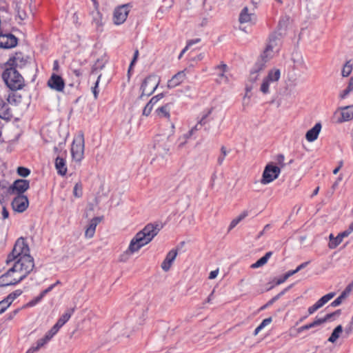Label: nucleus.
Instances as JSON below:
<instances>
[{
    "label": "nucleus",
    "instance_id": "nucleus-35",
    "mask_svg": "<svg viewBox=\"0 0 353 353\" xmlns=\"http://www.w3.org/2000/svg\"><path fill=\"white\" fill-rule=\"evenodd\" d=\"M83 185L81 182H78L75 184L73 189V194L75 197L79 198L82 196L83 192Z\"/></svg>",
    "mask_w": 353,
    "mask_h": 353
},
{
    "label": "nucleus",
    "instance_id": "nucleus-44",
    "mask_svg": "<svg viewBox=\"0 0 353 353\" xmlns=\"http://www.w3.org/2000/svg\"><path fill=\"white\" fill-rule=\"evenodd\" d=\"M100 78H101V75H99L98 77L97 80L95 82L94 87L92 88V93L94 94V97L95 99H97L98 98V94H99V89H98V86H99Z\"/></svg>",
    "mask_w": 353,
    "mask_h": 353
},
{
    "label": "nucleus",
    "instance_id": "nucleus-61",
    "mask_svg": "<svg viewBox=\"0 0 353 353\" xmlns=\"http://www.w3.org/2000/svg\"><path fill=\"white\" fill-rule=\"evenodd\" d=\"M218 273H219V270L218 269L216 270L211 271L210 274H209L208 279H215L217 276Z\"/></svg>",
    "mask_w": 353,
    "mask_h": 353
},
{
    "label": "nucleus",
    "instance_id": "nucleus-43",
    "mask_svg": "<svg viewBox=\"0 0 353 353\" xmlns=\"http://www.w3.org/2000/svg\"><path fill=\"white\" fill-rule=\"evenodd\" d=\"M10 276L8 270L0 276V286L5 287L9 285V281H6V279Z\"/></svg>",
    "mask_w": 353,
    "mask_h": 353
},
{
    "label": "nucleus",
    "instance_id": "nucleus-46",
    "mask_svg": "<svg viewBox=\"0 0 353 353\" xmlns=\"http://www.w3.org/2000/svg\"><path fill=\"white\" fill-rule=\"evenodd\" d=\"M154 105L148 102L143 110V115L148 117L151 113Z\"/></svg>",
    "mask_w": 353,
    "mask_h": 353
},
{
    "label": "nucleus",
    "instance_id": "nucleus-28",
    "mask_svg": "<svg viewBox=\"0 0 353 353\" xmlns=\"http://www.w3.org/2000/svg\"><path fill=\"white\" fill-rule=\"evenodd\" d=\"M239 21L241 23H247L251 21V14L248 13V8H244L239 14Z\"/></svg>",
    "mask_w": 353,
    "mask_h": 353
},
{
    "label": "nucleus",
    "instance_id": "nucleus-5",
    "mask_svg": "<svg viewBox=\"0 0 353 353\" xmlns=\"http://www.w3.org/2000/svg\"><path fill=\"white\" fill-rule=\"evenodd\" d=\"M159 81V78L155 74L148 76L141 85V94L140 98H142L143 96H150L152 94L157 90Z\"/></svg>",
    "mask_w": 353,
    "mask_h": 353
},
{
    "label": "nucleus",
    "instance_id": "nucleus-63",
    "mask_svg": "<svg viewBox=\"0 0 353 353\" xmlns=\"http://www.w3.org/2000/svg\"><path fill=\"white\" fill-rule=\"evenodd\" d=\"M248 216V212L245 210L242 213H241L238 216V220L241 221L243 219H244L246 216Z\"/></svg>",
    "mask_w": 353,
    "mask_h": 353
},
{
    "label": "nucleus",
    "instance_id": "nucleus-51",
    "mask_svg": "<svg viewBox=\"0 0 353 353\" xmlns=\"http://www.w3.org/2000/svg\"><path fill=\"white\" fill-rule=\"evenodd\" d=\"M43 298V297L40 294L38 296H37L33 300L30 301L28 305L30 306H33V305H36L37 303H39Z\"/></svg>",
    "mask_w": 353,
    "mask_h": 353
},
{
    "label": "nucleus",
    "instance_id": "nucleus-40",
    "mask_svg": "<svg viewBox=\"0 0 353 353\" xmlns=\"http://www.w3.org/2000/svg\"><path fill=\"white\" fill-rule=\"evenodd\" d=\"M21 97L20 95H17L15 93H11L8 95V101L9 103H19L21 101Z\"/></svg>",
    "mask_w": 353,
    "mask_h": 353
},
{
    "label": "nucleus",
    "instance_id": "nucleus-64",
    "mask_svg": "<svg viewBox=\"0 0 353 353\" xmlns=\"http://www.w3.org/2000/svg\"><path fill=\"white\" fill-rule=\"evenodd\" d=\"M347 88L353 91V75L350 77Z\"/></svg>",
    "mask_w": 353,
    "mask_h": 353
},
{
    "label": "nucleus",
    "instance_id": "nucleus-24",
    "mask_svg": "<svg viewBox=\"0 0 353 353\" xmlns=\"http://www.w3.org/2000/svg\"><path fill=\"white\" fill-rule=\"evenodd\" d=\"M172 105L171 103H167L165 105H163L158 109H157L156 112L158 116L161 117H165L167 119H170V106Z\"/></svg>",
    "mask_w": 353,
    "mask_h": 353
},
{
    "label": "nucleus",
    "instance_id": "nucleus-50",
    "mask_svg": "<svg viewBox=\"0 0 353 353\" xmlns=\"http://www.w3.org/2000/svg\"><path fill=\"white\" fill-rule=\"evenodd\" d=\"M343 301V299L340 296H339L334 301H332L330 303V306H331V307L339 306L342 303Z\"/></svg>",
    "mask_w": 353,
    "mask_h": 353
},
{
    "label": "nucleus",
    "instance_id": "nucleus-49",
    "mask_svg": "<svg viewBox=\"0 0 353 353\" xmlns=\"http://www.w3.org/2000/svg\"><path fill=\"white\" fill-rule=\"evenodd\" d=\"M277 301V299L276 297H275V296L274 297H272L270 301H268L267 302V303H265L264 305H263L260 310H263L265 309H266L268 307L272 305L275 301Z\"/></svg>",
    "mask_w": 353,
    "mask_h": 353
},
{
    "label": "nucleus",
    "instance_id": "nucleus-41",
    "mask_svg": "<svg viewBox=\"0 0 353 353\" xmlns=\"http://www.w3.org/2000/svg\"><path fill=\"white\" fill-rule=\"evenodd\" d=\"M276 163L278 164V166L280 168L285 167V164L284 163L285 157L282 154H279L275 157Z\"/></svg>",
    "mask_w": 353,
    "mask_h": 353
},
{
    "label": "nucleus",
    "instance_id": "nucleus-62",
    "mask_svg": "<svg viewBox=\"0 0 353 353\" xmlns=\"http://www.w3.org/2000/svg\"><path fill=\"white\" fill-rule=\"evenodd\" d=\"M138 56H139V50L137 49L134 51L133 59L131 61V66H133L134 65V63H136V61L138 59Z\"/></svg>",
    "mask_w": 353,
    "mask_h": 353
},
{
    "label": "nucleus",
    "instance_id": "nucleus-7",
    "mask_svg": "<svg viewBox=\"0 0 353 353\" xmlns=\"http://www.w3.org/2000/svg\"><path fill=\"white\" fill-rule=\"evenodd\" d=\"M280 173V167L274 165L272 163H268L263 170L261 183L264 185L270 183L277 179Z\"/></svg>",
    "mask_w": 353,
    "mask_h": 353
},
{
    "label": "nucleus",
    "instance_id": "nucleus-48",
    "mask_svg": "<svg viewBox=\"0 0 353 353\" xmlns=\"http://www.w3.org/2000/svg\"><path fill=\"white\" fill-rule=\"evenodd\" d=\"M352 91L350 90V89L346 88L345 90H342L341 92H340L339 94V97L341 99H345Z\"/></svg>",
    "mask_w": 353,
    "mask_h": 353
},
{
    "label": "nucleus",
    "instance_id": "nucleus-3",
    "mask_svg": "<svg viewBox=\"0 0 353 353\" xmlns=\"http://www.w3.org/2000/svg\"><path fill=\"white\" fill-rule=\"evenodd\" d=\"M291 22L292 19L289 15L285 14L281 17L276 30L269 37L268 43L263 52V57L268 58L270 54H272L274 48L278 45V41L287 34L288 28Z\"/></svg>",
    "mask_w": 353,
    "mask_h": 353
},
{
    "label": "nucleus",
    "instance_id": "nucleus-20",
    "mask_svg": "<svg viewBox=\"0 0 353 353\" xmlns=\"http://www.w3.org/2000/svg\"><path fill=\"white\" fill-rule=\"evenodd\" d=\"M12 117V112L8 103L0 99V118L3 120L9 121Z\"/></svg>",
    "mask_w": 353,
    "mask_h": 353
},
{
    "label": "nucleus",
    "instance_id": "nucleus-26",
    "mask_svg": "<svg viewBox=\"0 0 353 353\" xmlns=\"http://www.w3.org/2000/svg\"><path fill=\"white\" fill-rule=\"evenodd\" d=\"M342 332L343 327L341 325H339L334 329L331 336L328 339V341L331 343H334L339 339Z\"/></svg>",
    "mask_w": 353,
    "mask_h": 353
},
{
    "label": "nucleus",
    "instance_id": "nucleus-45",
    "mask_svg": "<svg viewBox=\"0 0 353 353\" xmlns=\"http://www.w3.org/2000/svg\"><path fill=\"white\" fill-rule=\"evenodd\" d=\"M335 295H336L335 292H330V293L323 296L320 299H321V302H323V304L325 305L330 300H331Z\"/></svg>",
    "mask_w": 353,
    "mask_h": 353
},
{
    "label": "nucleus",
    "instance_id": "nucleus-25",
    "mask_svg": "<svg viewBox=\"0 0 353 353\" xmlns=\"http://www.w3.org/2000/svg\"><path fill=\"white\" fill-rule=\"evenodd\" d=\"M272 252H268L263 256L259 259L256 263L251 265L252 268H258L264 265L272 255Z\"/></svg>",
    "mask_w": 353,
    "mask_h": 353
},
{
    "label": "nucleus",
    "instance_id": "nucleus-27",
    "mask_svg": "<svg viewBox=\"0 0 353 353\" xmlns=\"http://www.w3.org/2000/svg\"><path fill=\"white\" fill-rule=\"evenodd\" d=\"M212 112V110H210L207 114H205V115H203L202 117V118L201 119V120L198 122V123L194 127L192 128L190 131V134H192L194 133V131H196V130H199L201 129V128L202 127V125H205L206 123H207V117L209 116V114L211 113Z\"/></svg>",
    "mask_w": 353,
    "mask_h": 353
},
{
    "label": "nucleus",
    "instance_id": "nucleus-34",
    "mask_svg": "<svg viewBox=\"0 0 353 353\" xmlns=\"http://www.w3.org/2000/svg\"><path fill=\"white\" fill-rule=\"evenodd\" d=\"M229 151L227 150L225 146L221 148V154L217 159V163L219 165H221L225 160V157L228 154Z\"/></svg>",
    "mask_w": 353,
    "mask_h": 353
},
{
    "label": "nucleus",
    "instance_id": "nucleus-22",
    "mask_svg": "<svg viewBox=\"0 0 353 353\" xmlns=\"http://www.w3.org/2000/svg\"><path fill=\"white\" fill-rule=\"evenodd\" d=\"M321 123H316L314 126L309 130L305 134V138L309 142L315 141L321 132Z\"/></svg>",
    "mask_w": 353,
    "mask_h": 353
},
{
    "label": "nucleus",
    "instance_id": "nucleus-2",
    "mask_svg": "<svg viewBox=\"0 0 353 353\" xmlns=\"http://www.w3.org/2000/svg\"><path fill=\"white\" fill-rule=\"evenodd\" d=\"M162 226L159 223L146 225L131 240L125 254H131L139 251L143 246L149 243L158 234Z\"/></svg>",
    "mask_w": 353,
    "mask_h": 353
},
{
    "label": "nucleus",
    "instance_id": "nucleus-29",
    "mask_svg": "<svg viewBox=\"0 0 353 353\" xmlns=\"http://www.w3.org/2000/svg\"><path fill=\"white\" fill-rule=\"evenodd\" d=\"M280 75V70L279 69H275L270 70L265 78L270 82H274L279 81Z\"/></svg>",
    "mask_w": 353,
    "mask_h": 353
},
{
    "label": "nucleus",
    "instance_id": "nucleus-30",
    "mask_svg": "<svg viewBox=\"0 0 353 353\" xmlns=\"http://www.w3.org/2000/svg\"><path fill=\"white\" fill-rule=\"evenodd\" d=\"M228 66L225 63H221L215 67V70H220L219 73V79L218 80L219 82H221L222 79H224L225 81H228V78L224 75V73L226 72Z\"/></svg>",
    "mask_w": 353,
    "mask_h": 353
},
{
    "label": "nucleus",
    "instance_id": "nucleus-31",
    "mask_svg": "<svg viewBox=\"0 0 353 353\" xmlns=\"http://www.w3.org/2000/svg\"><path fill=\"white\" fill-rule=\"evenodd\" d=\"M352 69H353V65L351 63V61H347L342 68V71H341L342 77H348L351 74Z\"/></svg>",
    "mask_w": 353,
    "mask_h": 353
},
{
    "label": "nucleus",
    "instance_id": "nucleus-32",
    "mask_svg": "<svg viewBox=\"0 0 353 353\" xmlns=\"http://www.w3.org/2000/svg\"><path fill=\"white\" fill-rule=\"evenodd\" d=\"M341 310H337L334 312L326 314L323 318H319V319L317 318V319L319 321V324L321 325V324L325 323L326 321H329L334 316H339L341 314Z\"/></svg>",
    "mask_w": 353,
    "mask_h": 353
},
{
    "label": "nucleus",
    "instance_id": "nucleus-37",
    "mask_svg": "<svg viewBox=\"0 0 353 353\" xmlns=\"http://www.w3.org/2000/svg\"><path fill=\"white\" fill-rule=\"evenodd\" d=\"M270 82L268 79L265 78L263 81V83L261 85L260 90L263 94H268L269 92V86H270Z\"/></svg>",
    "mask_w": 353,
    "mask_h": 353
},
{
    "label": "nucleus",
    "instance_id": "nucleus-9",
    "mask_svg": "<svg viewBox=\"0 0 353 353\" xmlns=\"http://www.w3.org/2000/svg\"><path fill=\"white\" fill-rule=\"evenodd\" d=\"M28 63V57L23 55L21 52H16L10 57L6 63V66L14 67V68H22Z\"/></svg>",
    "mask_w": 353,
    "mask_h": 353
},
{
    "label": "nucleus",
    "instance_id": "nucleus-12",
    "mask_svg": "<svg viewBox=\"0 0 353 353\" xmlns=\"http://www.w3.org/2000/svg\"><path fill=\"white\" fill-rule=\"evenodd\" d=\"M29 205V201L25 195H17L11 203L14 211L21 213L26 210Z\"/></svg>",
    "mask_w": 353,
    "mask_h": 353
},
{
    "label": "nucleus",
    "instance_id": "nucleus-21",
    "mask_svg": "<svg viewBox=\"0 0 353 353\" xmlns=\"http://www.w3.org/2000/svg\"><path fill=\"white\" fill-rule=\"evenodd\" d=\"M341 110V117L337 121L341 123L353 119V105H347L340 108Z\"/></svg>",
    "mask_w": 353,
    "mask_h": 353
},
{
    "label": "nucleus",
    "instance_id": "nucleus-47",
    "mask_svg": "<svg viewBox=\"0 0 353 353\" xmlns=\"http://www.w3.org/2000/svg\"><path fill=\"white\" fill-rule=\"evenodd\" d=\"M54 336V334H52L51 331L49 330L46 334V335L44 336V337L40 339V340L41 341V342L45 345L46 343H47L53 336Z\"/></svg>",
    "mask_w": 353,
    "mask_h": 353
},
{
    "label": "nucleus",
    "instance_id": "nucleus-1",
    "mask_svg": "<svg viewBox=\"0 0 353 353\" xmlns=\"http://www.w3.org/2000/svg\"><path fill=\"white\" fill-rule=\"evenodd\" d=\"M13 265L8 270L10 274L12 272H20L21 276L9 281V285L19 283L33 270L34 268V259L30 254V248L23 238L17 239L12 252L8 255L6 263Z\"/></svg>",
    "mask_w": 353,
    "mask_h": 353
},
{
    "label": "nucleus",
    "instance_id": "nucleus-59",
    "mask_svg": "<svg viewBox=\"0 0 353 353\" xmlns=\"http://www.w3.org/2000/svg\"><path fill=\"white\" fill-rule=\"evenodd\" d=\"M287 279H288V278L285 277V276L284 274L282 277H281L275 281V285H279L284 283Z\"/></svg>",
    "mask_w": 353,
    "mask_h": 353
},
{
    "label": "nucleus",
    "instance_id": "nucleus-23",
    "mask_svg": "<svg viewBox=\"0 0 353 353\" xmlns=\"http://www.w3.org/2000/svg\"><path fill=\"white\" fill-rule=\"evenodd\" d=\"M75 308H69L68 309L64 314L61 315V316L58 319L57 323L62 327L66 322L69 321L71 316L74 312Z\"/></svg>",
    "mask_w": 353,
    "mask_h": 353
},
{
    "label": "nucleus",
    "instance_id": "nucleus-57",
    "mask_svg": "<svg viewBox=\"0 0 353 353\" xmlns=\"http://www.w3.org/2000/svg\"><path fill=\"white\" fill-rule=\"evenodd\" d=\"M56 286V284H52L50 285L48 288H46V290H44L43 291H42L41 292V294L42 295V296L43 297L46 294H48V292H50V291L52 290V289Z\"/></svg>",
    "mask_w": 353,
    "mask_h": 353
},
{
    "label": "nucleus",
    "instance_id": "nucleus-54",
    "mask_svg": "<svg viewBox=\"0 0 353 353\" xmlns=\"http://www.w3.org/2000/svg\"><path fill=\"white\" fill-rule=\"evenodd\" d=\"M94 232H95L94 230L90 229V228H87L85 232V236L87 238H92L94 236Z\"/></svg>",
    "mask_w": 353,
    "mask_h": 353
},
{
    "label": "nucleus",
    "instance_id": "nucleus-56",
    "mask_svg": "<svg viewBox=\"0 0 353 353\" xmlns=\"http://www.w3.org/2000/svg\"><path fill=\"white\" fill-rule=\"evenodd\" d=\"M201 41V39L199 38H196V39H191V40H189L187 42V45L186 46L188 48H190V46H192V45L194 44H196V43H198Z\"/></svg>",
    "mask_w": 353,
    "mask_h": 353
},
{
    "label": "nucleus",
    "instance_id": "nucleus-4",
    "mask_svg": "<svg viewBox=\"0 0 353 353\" xmlns=\"http://www.w3.org/2000/svg\"><path fill=\"white\" fill-rule=\"evenodd\" d=\"M2 79L8 88L12 91L21 90L25 85L23 77L14 67L6 66Z\"/></svg>",
    "mask_w": 353,
    "mask_h": 353
},
{
    "label": "nucleus",
    "instance_id": "nucleus-19",
    "mask_svg": "<svg viewBox=\"0 0 353 353\" xmlns=\"http://www.w3.org/2000/svg\"><path fill=\"white\" fill-rule=\"evenodd\" d=\"M55 168L57 171L58 174L64 176L67 173V165L65 157L57 156L54 162Z\"/></svg>",
    "mask_w": 353,
    "mask_h": 353
},
{
    "label": "nucleus",
    "instance_id": "nucleus-14",
    "mask_svg": "<svg viewBox=\"0 0 353 353\" xmlns=\"http://www.w3.org/2000/svg\"><path fill=\"white\" fill-rule=\"evenodd\" d=\"M272 57V54L268 58L263 57V53L261 55V60L258 61L250 74V81L252 82H255L258 79V73L261 71L265 68V63Z\"/></svg>",
    "mask_w": 353,
    "mask_h": 353
},
{
    "label": "nucleus",
    "instance_id": "nucleus-8",
    "mask_svg": "<svg viewBox=\"0 0 353 353\" xmlns=\"http://www.w3.org/2000/svg\"><path fill=\"white\" fill-rule=\"evenodd\" d=\"M353 232V222L349 225L348 228L342 232H340L336 237L333 234L329 236L328 248L331 250L335 249L345 237H347Z\"/></svg>",
    "mask_w": 353,
    "mask_h": 353
},
{
    "label": "nucleus",
    "instance_id": "nucleus-6",
    "mask_svg": "<svg viewBox=\"0 0 353 353\" xmlns=\"http://www.w3.org/2000/svg\"><path fill=\"white\" fill-rule=\"evenodd\" d=\"M84 137L81 134L74 139L71 147L72 159L80 163L84 157Z\"/></svg>",
    "mask_w": 353,
    "mask_h": 353
},
{
    "label": "nucleus",
    "instance_id": "nucleus-11",
    "mask_svg": "<svg viewBox=\"0 0 353 353\" xmlns=\"http://www.w3.org/2000/svg\"><path fill=\"white\" fill-rule=\"evenodd\" d=\"M30 188V181L26 179H17L9 188L10 194L24 195L23 193Z\"/></svg>",
    "mask_w": 353,
    "mask_h": 353
},
{
    "label": "nucleus",
    "instance_id": "nucleus-17",
    "mask_svg": "<svg viewBox=\"0 0 353 353\" xmlns=\"http://www.w3.org/2000/svg\"><path fill=\"white\" fill-rule=\"evenodd\" d=\"M185 79V72L181 70L175 74L171 79L168 80L167 86L168 88H174L179 85Z\"/></svg>",
    "mask_w": 353,
    "mask_h": 353
},
{
    "label": "nucleus",
    "instance_id": "nucleus-53",
    "mask_svg": "<svg viewBox=\"0 0 353 353\" xmlns=\"http://www.w3.org/2000/svg\"><path fill=\"white\" fill-rule=\"evenodd\" d=\"M94 232H95L94 230L90 229V228H87L85 232V236L87 238H92L94 236Z\"/></svg>",
    "mask_w": 353,
    "mask_h": 353
},
{
    "label": "nucleus",
    "instance_id": "nucleus-42",
    "mask_svg": "<svg viewBox=\"0 0 353 353\" xmlns=\"http://www.w3.org/2000/svg\"><path fill=\"white\" fill-rule=\"evenodd\" d=\"M101 217H94L93 218L90 222V224L88 225V228L90 229H92V230H96V227L97 225L101 222Z\"/></svg>",
    "mask_w": 353,
    "mask_h": 353
},
{
    "label": "nucleus",
    "instance_id": "nucleus-55",
    "mask_svg": "<svg viewBox=\"0 0 353 353\" xmlns=\"http://www.w3.org/2000/svg\"><path fill=\"white\" fill-rule=\"evenodd\" d=\"M272 321V318L269 317L263 320V321L260 323V325L263 328L266 325H269Z\"/></svg>",
    "mask_w": 353,
    "mask_h": 353
},
{
    "label": "nucleus",
    "instance_id": "nucleus-10",
    "mask_svg": "<svg viewBox=\"0 0 353 353\" xmlns=\"http://www.w3.org/2000/svg\"><path fill=\"white\" fill-rule=\"evenodd\" d=\"M129 11L128 4L122 5L116 8L113 13L114 23L116 25L123 23L127 19Z\"/></svg>",
    "mask_w": 353,
    "mask_h": 353
},
{
    "label": "nucleus",
    "instance_id": "nucleus-38",
    "mask_svg": "<svg viewBox=\"0 0 353 353\" xmlns=\"http://www.w3.org/2000/svg\"><path fill=\"white\" fill-rule=\"evenodd\" d=\"M17 174L22 177H27L30 174V170L25 167H19Z\"/></svg>",
    "mask_w": 353,
    "mask_h": 353
},
{
    "label": "nucleus",
    "instance_id": "nucleus-13",
    "mask_svg": "<svg viewBox=\"0 0 353 353\" xmlns=\"http://www.w3.org/2000/svg\"><path fill=\"white\" fill-rule=\"evenodd\" d=\"M47 85L52 90L57 92H62L65 87V81L60 75L52 73L48 80Z\"/></svg>",
    "mask_w": 353,
    "mask_h": 353
},
{
    "label": "nucleus",
    "instance_id": "nucleus-58",
    "mask_svg": "<svg viewBox=\"0 0 353 353\" xmlns=\"http://www.w3.org/2000/svg\"><path fill=\"white\" fill-rule=\"evenodd\" d=\"M239 222H240V221L238 220L237 217L235 218L234 219H233L229 225V230H231L232 229H233Z\"/></svg>",
    "mask_w": 353,
    "mask_h": 353
},
{
    "label": "nucleus",
    "instance_id": "nucleus-52",
    "mask_svg": "<svg viewBox=\"0 0 353 353\" xmlns=\"http://www.w3.org/2000/svg\"><path fill=\"white\" fill-rule=\"evenodd\" d=\"M292 287V285H290L283 289L281 292H279L278 294L275 296L276 297L277 300H279L283 295H284Z\"/></svg>",
    "mask_w": 353,
    "mask_h": 353
},
{
    "label": "nucleus",
    "instance_id": "nucleus-18",
    "mask_svg": "<svg viewBox=\"0 0 353 353\" xmlns=\"http://www.w3.org/2000/svg\"><path fill=\"white\" fill-rule=\"evenodd\" d=\"M21 290H16L15 291L9 294L5 299L0 301V306H3L1 308H4V312L11 305L12 301L19 297L22 294Z\"/></svg>",
    "mask_w": 353,
    "mask_h": 353
},
{
    "label": "nucleus",
    "instance_id": "nucleus-33",
    "mask_svg": "<svg viewBox=\"0 0 353 353\" xmlns=\"http://www.w3.org/2000/svg\"><path fill=\"white\" fill-rule=\"evenodd\" d=\"M318 325H320V324H319V321H318V319L316 318L313 322L299 327L297 331H298L299 333H300V332H303L305 330H309L310 328L318 326Z\"/></svg>",
    "mask_w": 353,
    "mask_h": 353
},
{
    "label": "nucleus",
    "instance_id": "nucleus-60",
    "mask_svg": "<svg viewBox=\"0 0 353 353\" xmlns=\"http://www.w3.org/2000/svg\"><path fill=\"white\" fill-rule=\"evenodd\" d=\"M61 327L56 323L55 325L50 330L51 331L52 334L55 335Z\"/></svg>",
    "mask_w": 353,
    "mask_h": 353
},
{
    "label": "nucleus",
    "instance_id": "nucleus-39",
    "mask_svg": "<svg viewBox=\"0 0 353 353\" xmlns=\"http://www.w3.org/2000/svg\"><path fill=\"white\" fill-rule=\"evenodd\" d=\"M44 344L41 342L40 339H39L37 342V345H32L30 347L26 352V353H33L37 350H39L41 347H43Z\"/></svg>",
    "mask_w": 353,
    "mask_h": 353
},
{
    "label": "nucleus",
    "instance_id": "nucleus-15",
    "mask_svg": "<svg viewBox=\"0 0 353 353\" xmlns=\"http://www.w3.org/2000/svg\"><path fill=\"white\" fill-rule=\"evenodd\" d=\"M17 45V39L12 34H0V48L8 49Z\"/></svg>",
    "mask_w": 353,
    "mask_h": 353
},
{
    "label": "nucleus",
    "instance_id": "nucleus-36",
    "mask_svg": "<svg viewBox=\"0 0 353 353\" xmlns=\"http://www.w3.org/2000/svg\"><path fill=\"white\" fill-rule=\"evenodd\" d=\"M64 145H65V143H60L57 146H54V152L55 154L59 156H62V157H65L66 156V154H67V152L66 150H64L63 152H62V150L64 148Z\"/></svg>",
    "mask_w": 353,
    "mask_h": 353
},
{
    "label": "nucleus",
    "instance_id": "nucleus-16",
    "mask_svg": "<svg viewBox=\"0 0 353 353\" xmlns=\"http://www.w3.org/2000/svg\"><path fill=\"white\" fill-rule=\"evenodd\" d=\"M177 256V250L172 249L166 255L164 261L161 263V268L168 272Z\"/></svg>",
    "mask_w": 353,
    "mask_h": 353
}]
</instances>
